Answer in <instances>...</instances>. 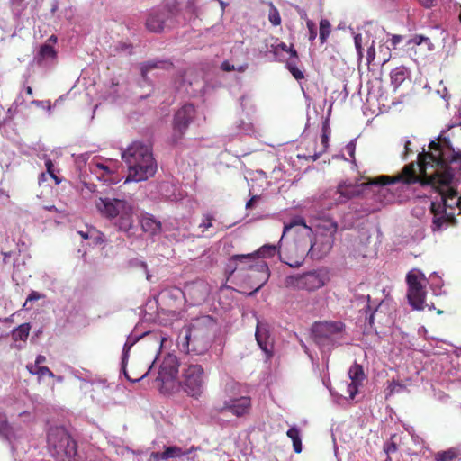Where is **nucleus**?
<instances>
[{"instance_id": "nucleus-1", "label": "nucleus", "mask_w": 461, "mask_h": 461, "mask_svg": "<svg viewBox=\"0 0 461 461\" xmlns=\"http://www.w3.org/2000/svg\"><path fill=\"white\" fill-rule=\"evenodd\" d=\"M429 150L424 149L418 155L417 162L405 165L395 176L381 175L369 178L363 186H377L376 200L381 203H391L394 194L386 185L402 184L411 185L419 183L421 186H431L440 195L441 208L461 211V195L451 186L454 174L449 164L461 159V153L455 152L449 147L448 141L432 140L429 145Z\"/></svg>"}, {"instance_id": "nucleus-2", "label": "nucleus", "mask_w": 461, "mask_h": 461, "mask_svg": "<svg viewBox=\"0 0 461 461\" xmlns=\"http://www.w3.org/2000/svg\"><path fill=\"white\" fill-rule=\"evenodd\" d=\"M122 158L128 165L126 182L145 181L157 172L158 167L150 145L134 141L122 154Z\"/></svg>"}, {"instance_id": "nucleus-3", "label": "nucleus", "mask_w": 461, "mask_h": 461, "mask_svg": "<svg viewBox=\"0 0 461 461\" xmlns=\"http://www.w3.org/2000/svg\"><path fill=\"white\" fill-rule=\"evenodd\" d=\"M95 208L102 217L113 221L119 231L129 232L133 227V205L124 199L100 197Z\"/></svg>"}, {"instance_id": "nucleus-4", "label": "nucleus", "mask_w": 461, "mask_h": 461, "mask_svg": "<svg viewBox=\"0 0 461 461\" xmlns=\"http://www.w3.org/2000/svg\"><path fill=\"white\" fill-rule=\"evenodd\" d=\"M346 325L340 321H315L311 328L312 339L321 351H331L341 345L345 337Z\"/></svg>"}, {"instance_id": "nucleus-5", "label": "nucleus", "mask_w": 461, "mask_h": 461, "mask_svg": "<svg viewBox=\"0 0 461 461\" xmlns=\"http://www.w3.org/2000/svg\"><path fill=\"white\" fill-rule=\"evenodd\" d=\"M47 447L51 456L57 461H78L77 442L62 427L50 429Z\"/></svg>"}, {"instance_id": "nucleus-6", "label": "nucleus", "mask_w": 461, "mask_h": 461, "mask_svg": "<svg viewBox=\"0 0 461 461\" xmlns=\"http://www.w3.org/2000/svg\"><path fill=\"white\" fill-rule=\"evenodd\" d=\"M241 384L230 381L223 389V393L229 400L223 401L222 404L216 408L218 413H231L237 418L245 417L249 414L252 402L249 396H240Z\"/></svg>"}, {"instance_id": "nucleus-7", "label": "nucleus", "mask_w": 461, "mask_h": 461, "mask_svg": "<svg viewBox=\"0 0 461 461\" xmlns=\"http://www.w3.org/2000/svg\"><path fill=\"white\" fill-rule=\"evenodd\" d=\"M177 390L181 388L188 396L198 399L204 389V370L199 364H185L176 381Z\"/></svg>"}, {"instance_id": "nucleus-8", "label": "nucleus", "mask_w": 461, "mask_h": 461, "mask_svg": "<svg viewBox=\"0 0 461 461\" xmlns=\"http://www.w3.org/2000/svg\"><path fill=\"white\" fill-rule=\"evenodd\" d=\"M329 278L322 270H312L301 275H291L285 278L284 285L293 290L316 291L323 287Z\"/></svg>"}, {"instance_id": "nucleus-9", "label": "nucleus", "mask_w": 461, "mask_h": 461, "mask_svg": "<svg viewBox=\"0 0 461 461\" xmlns=\"http://www.w3.org/2000/svg\"><path fill=\"white\" fill-rule=\"evenodd\" d=\"M178 367L179 362L176 356L167 354L164 357L156 379L162 393H174L177 391Z\"/></svg>"}, {"instance_id": "nucleus-10", "label": "nucleus", "mask_w": 461, "mask_h": 461, "mask_svg": "<svg viewBox=\"0 0 461 461\" xmlns=\"http://www.w3.org/2000/svg\"><path fill=\"white\" fill-rule=\"evenodd\" d=\"M182 349L194 352L196 355H203L211 347V340L204 330L199 329H189L181 342Z\"/></svg>"}, {"instance_id": "nucleus-11", "label": "nucleus", "mask_w": 461, "mask_h": 461, "mask_svg": "<svg viewBox=\"0 0 461 461\" xmlns=\"http://www.w3.org/2000/svg\"><path fill=\"white\" fill-rule=\"evenodd\" d=\"M315 246L316 243L312 244L311 248L307 250L306 247L303 248L295 242L291 243L285 249L278 251L279 258L291 267H300L304 262L307 254L311 253L312 258L315 257Z\"/></svg>"}, {"instance_id": "nucleus-12", "label": "nucleus", "mask_w": 461, "mask_h": 461, "mask_svg": "<svg viewBox=\"0 0 461 461\" xmlns=\"http://www.w3.org/2000/svg\"><path fill=\"white\" fill-rule=\"evenodd\" d=\"M195 107L191 104H185L179 110H177L174 115L173 120L172 138L174 142H177L184 137L189 125L195 118Z\"/></svg>"}, {"instance_id": "nucleus-13", "label": "nucleus", "mask_w": 461, "mask_h": 461, "mask_svg": "<svg viewBox=\"0 0 461 461\" xmlns=\"http://www.w3.org/2000/svg\"><path fill=\"white\" fill-rule=\"evenodd\" d=\"M406 282L408 285L407 297L409 303L415 310H423L427 294L425 285L420 282L419 276L412 272L407 274Z\"/></svg>"}, {"instance_id": "nucleus-14", "label": "nucleus", "mask_w": 461, "mask_h": 461, "mask_svg": "<svg viewBox=\"0 0 461 461\" xmlns=\"http://www.w3.org/2000/svg\"><path fill=\"white\" fill-rule=\"evenodd\" d=\"M240 270H250L251 274L249 275V278H257V286L251 293L258 292L268 280L270 272L267 264L255 258V261L248 263H239Z\"/></svg>"}, {"instance_id": "nucleus-15", "label": "nucleus", "mask_w": 461, "mask_h": 461, "mask_svg": "<svg viewBox=\"0 0 461 461\" xmlns=\"http://www.w3.org/2000/svg\"><path fill=\"white\" fill-rule=\"evenodd\" d=\"M430 212L433 214L431 230L433 232L440 231L448 225L455 226L457 221L452 212H446V208H441V203L432 202L430 204Z\"/></svg>"}, {"instance_id": "nucleus-16", "label": "nucleus", "mask_w": 461, "mask_h": 461, "mask_svg": "<svg viewBox=\"0 0 461 461\" xmlns=\"http://www.w3.org/2000/svg\"><path fill=\"white\" fill-rule=\"evenodd\" d=\"M317 229L321 236L326 237V241L322 246V253H327L332 247L334 235L338 230V223L330 218L320 219L317 223Z\"/></svg>"}, {"instance_id": "nucleus-17", "label": "nucleus", "mask_w": 461, "mask_h": 461, "mask_svg": "<svg viewBox=\"0 0 461 461\" xmlns=\"http://www.w3.org/2000/svg\"><path fill=\"white\" fill-rule=\"evenodd\" d=\"M348 376L351 383L348 385V392L349 393V397L354 399L358 392V387L362 385V383L366 378L363 366L357 363H354L348 370Z\"/></svg>"}, {"instance_id": "nucleus-18", "label": "nucleus", "mask_w": 461, "mask_h": 461, "mask_svg": "<svg viewBox=\"0 0 461 461\" xmlns=\"http://www.w3.org/2000/svg\"><path fill=\"white\" fill-rule=\"evenodd\" d=\"M169 14L166 10L152 11L146 21V27L151 32H160L164 29Z\"/></svg>"}, {"instance_id": "nucleus-19", "label": "nucleus", "mask_w": 461, "mask_h": 461, "mask_svg": "<svg viewBox=\"0 0 461 461\" xmlns=\"http://www.w3.org/2000/svg\"><path fill=\"white\" fill-rule=\"evenodd\" d=\"M19 429L9 423L5 413L0 412V438L12 443L17 439Z\"/></svg>"}, {"instance_id": "nucleus-20", "label": "nucleus", "mask_w": 461, "mask_h": 461, "mask_svg": "<svg viewBox=\"0 0 461 461\" xmlns=\"http://www.w3.org/2000/svg\"><path fill=\"white\" fill-rule=\"evenodd\" d=\"M337 193L339 194L337 199L338 203H345L349 199L359 196L361 194L360 189L352 185L345 182L339 183L337 187Z\"/></svg>"}, {"instance_id": "nucleus-21", "label": "nucleus", "mask_w": 461, "mask_h": 461, "mask_svg": "<svg viewBox=\"0 0 461 461\" xmlns=\"http://www.w3.org/2000/svg\"><path fill=\"white\" fill-rule=\"evenodd\" d=\"M255 337L259 348L266 353L267 357L270 358L273 356V344L269 341L267 330L258 325Z\"/></svg>"}, {"instance_id": "nucleus-22", "label": "nucleus", "mask_w": 461, "mask_h": 461, "mask_svg": "<svg viewBox=\"0 0 461 461\" xmlns=\"http://www.w3.org/2000/svg\"><path fill=\"white\" fill-rule=\"evenodd\" d=\"M256 254H237L230 257L227 266L226 273L230 276L240 269L239 263L254 262Z\"/></svg>"}, {"instance_id": "nucleus-23", "label": "nucleus", "mask_w": 461, "mask_h": 461, "mask_svg": "<svg viewBox=\"0 0 461 461\" xmlns=\"http://www.w3.org/2000/svg\"><path fill=\"white\" fill-rule=\"evenodd\" d=\"M141 229L150 235H157L161 232L162 224L151 215L142 216L140 220Z\"/></svg>"}, {"instance_id": "nucleus-24", "label": "nucleus", "mask_w": 461, "mask_h": 461, "mask_svg": "<svg viewBox=\"0 0 461 461\" xmlns=\"http://www.w3.org/2000/svg\"><path fill=\"white\" fill-rule=\"evenodd\" d=\"M173 67V64L166 60H148L140 64V69L141 77L146 79L147 75L149 71L156 68L169 69Z\"/></svg>"}, {"instance_id": "nucleus-25", "label": "nucleus", "mask_w": 461, "mask_h": 461, "mask_svg": "<svg viewBox=\"0 0 461 461\" xmlns=\"http://www.w3.org/2000/svg\"><path fill=\"white\" fill-rule=\"evenodd\" d=\"M436 461H454L461 459V449L457 447H450L444 451H438L435 454Z\"/></svg>"}, {"instance_id": "nucleus-26", "label": "nucleus", "mask_w": 461, "mask_h": 461, "mask_svg": "<svg viewBox=\"0 0 461 461\" xmlns=\"http://www.w3.org/2000/svg\"><path fill=\"white\" fill-rule=\"evenodd\" d=\"M330 135V125H329V121L326 120L322 123V128H321V145H322V149L318 153H314L312 156H311V158H312V159L313 161L317 160L321 156V154L326 151V149H327V148L329 146Z\"/></svg>"}, {"instance_id": "nucleus-27", "label": "nucleus", "mask_w": 461, "mask_h": 461, "mask_svg": "<svg viewBox=\"0 0 461 461\" xmlns=\"http://www.w3.org/2000/svg\"><path fill=\"white\" fill-rule=\"evenodd\" d=\"M56 57L57 52L55 49L50 44L45 43L41 46L36 59L37 63L41 64L45 59H55Z\"/></svg>"}, {"instance_id": "nucleus-28", "label": "nucleus", "mask_w": 461, "mask_h": 461, "mask_svg": "<svg viewBox=\"0 0 461 461\" xmlns=\"http://www.w3.org/2000/svg\"><path fill=\"white\" fill-rule=\"evenodd\" d=\"M286 435L293 441L294 451L297 454L301 453L303 447H302V440H301V432H300L299 429L296 428L295 426L291 427L287 430Z\"/></svg>"}, {"instance_id": "nucleus-29", "label": "nucleus", "mask_w": 461, "mask_h": 461, "mask_svg": "<svg viewBox=\"0 0 461 461\" xmlns=\"http://www.w3.org/2000/svg\"><path fill=\"white\" fill-rule=\"evenodd\" d=\"M194 449H196L194 447H191L189 449L183 451L182 448L177 446H171L165 448L164 456L166 457V460L169 458L181 457L185 455H189Z\"/></svg>"}, {"instance_id": "nucleus-30", "label": "nucleus", "mask_w": 461, "mask_h": 461, "mask_svg": "<svg viewBox=\"0 0 461 461\" xmlns=\"http://www.w3.org/2000/svg\"><path fill=\"white\" fill-rule=\"evenodd\" d=\"M390 77L392 85L397 89L406 78V70L404 68H396L392 70Z\"/></svg>"}, {"instance_id": "nucleus-31", "label": "nucleus", "mask_w": 461, "mask_h": 461, "mask_svg": "<svg viewBox=\"0 0 461 461\" xmlns=\"http://www.w3.org/2000/svg\"><path fill=\"white\" fill-rule=\"evenodd\" d=\"M31 326L29 323H23L15 328L12 332V338L14 341H25L28 339Z\"/></svg>"}, {"instance_id": "nucleus-32", "label": "nucleus", "mask_w": 461, "mask_h": 461, "mask_svg": "<svg viewBox=\"0 0 461 461\" xmlns=\"http://www.w3.org/2000/svg\"><path fill=\"white\" fill-rule=\"evenodd\" d=\"M278 251H281V249H278L276 245L265 244L252 254H256V258L259 259V258H271L278 253Z\"/></svg>"}, {"instance_id": "nucleus-33", "label": "nucleus", "mask_w": 461, "mask_h": 461, "mask_svg": "<svg viewBox=\"0 0 461 461\" xmlns=\"http://www.w3.org/2000/svg\"><path fill=\"white\" fill-rule=\"evenodd\" d=\"M90 170L92 173L97 175L98 178H103L104 181H107L108 179L106 178V176H110L113 173L110 167L103 163L92 164L90 166Z\"/></svg>"}, {"instance_id": "nucleus-34", "label": "nucleus", "mask_w": 461, "mask_h": 461, "mask_svg": "<svg viewBox=\"0 0 461 461\" xmlns=\"http://www.w3.org/2000/svg\"><path fill=\"white\" fill-rule=\"evenodd\" d=\"M331 33V24L328 19H321L320 21V34L319 40L321 44L325 43Z\"/></svg>"}, {"instance_id": "nucleus-35", "label": "nucleus", "mask_w": 461, "mask_h": 461, "mask_svg": "<svg viewBox=\"0 0 461 461\" xmlns=\"http://www.w3.org/2000/svg\"><path fill=\"white\" fill-rule=\"evenodd\" d=\"M296 227H301L309 231L312 230L311 228H309L306 225V222L303 218L297 217V218L293 219L288 224L285 225L283 236H285L287 232H289L290 230H292L294 228H296Z\"/></svg>"}, {"instance_id": "nucleus-36", "label": "nucleus", "mask_w": 461, "mask_h": 461, "mask_svg": "<svg viewBox=\"0 0 461 461\" xmlns=\"http://www.w3.org/2000/svg\"><path fill=\"white\" fill-rule=\"evenodd\" d=\"M268 21L273 26H279L282 23L281 15L278 9L274 5L272 2H268Z\"/></svg>"}, {"instance_id": "nucleus-37", "label": "nucleus", "mask_w": 461, "mask_h": 461, "mask_svg": "<svg viewBox=\"0 0 461 461\" xmlns=\"http://www.w3.org/2000/svg\"><path fill=\"white\" fill-rule=\"evenodd\" d=\"M289 46L285 42H279L277 44H271L269 51L273 54L274 58L277 61H284L285 59L281 55V51L287 52Z\"/></svg>"}, {"instance_id": "nucleus-38", "label": "nucleus", "mask_w": 461, "mask_h": 461, "mask_svg": "<svg viewBox=\"0 0 461 461\" xmlns=\"http://www.w3.org/2000/svg\"><path fill=\"white\" fill-rule=\"evenodd\" d=\"M422 43H425L428 47V50L431 49L432 43L430 39L428 37H424L422 35H415L411 39H410L407 42V45L410 49H413L415 46H420Z\"/></svg>"}, {"instance_id": "nucleus-39", "label": "nucleus", "mask_w": 461, "mask_h": 461, "mask_svg": "<svg viewBox=\"0 0 461 461\" xmlns=\"http://www.w3.org/2000/svg\"><path fill=\"white\" fill-rule=\"evenodd\" d=\"M27 369L29 370V372L31 374L37 375L40 377H43L46 375H48L50 377L54 376V374L48 366H32V365H31V366H27Z\"/></svg>"}, {"instance_id": "nucleus-40", "label": "nucleus", "mask_w": 461, "mask_h": 461, "mask_svg": "<svg viewBox=\"0 0 461 461\" xmlns=\"http://www.w3.org/2000/svg\"><path fill=\"white\" fill-rule=\"evenodd\" d=\"M296 63L297 62H295V60L288 59L286 61V68L295 79L300 80L303 79L304 76L303 73L297 68Z\"/></svg>"}, {"instance_id": "nucleus-41", "label": "nucleus", "mask_w": 461, "mask_h": 461, "mask_svg": "<svg viewBox=\"0 0 461 461\" xmlns=\"http://www.w3.org/2000/svg\"><path fill=\"white\" fill-rule=\"evenodd\" d=\"M90 240H92L94 245H101L105 242V236L103 232L91 229L89 234Z\"/></svg>"}, {"instance_id": "nucleus-42", "label": "nucleus", "mask_w": 461, "mask_h": 461, "mask_svg": "<svg viewBox=\"0 0 461 461\" xmlns=\"http://www.w3.org/2000/svg\"><path fill=\"white\" fill-rule=\"evenodd\" d=\"M215 218L210 214L206 213L203 215L202 221L199 224V228L202 229V232L204 233L209 228L212 227V222Z\"/></svg>"}, {"instance_id": "nucleus-43", "label": "nucleus", "mask_w": 461, "mask_h": 461, "mask_svg": "<svg viewBox=\"0 0 461 461\" xmlns=\"http://www.w3.org/2000/svg\"><path fill=\"white\" fill-rule=\"evenodd\" d=\"M355 48L357 50V57L359 60H362L364 57V48H363V37L362 34L357 33L354 37Z\"/></svg>"}, {"instance_id": "nucleus-44", "label": "nucleus", "mask_w": 461, "mask_h": 461, "mask_svg": "<svg viewBox=\"0 0 461 461\" xmlns=\"http://www.w3.org/2000/svg\"><path fill=\"white\" fill-rule=\"evenodd\" d=\"M396 435L393 434L390 440L385 442L384 445V451L389 456L390 454L395 453L397 451V444L394 441Z\"/></svg>"}, {"instance_id": "nucleus-45", "label": "nucleus", "mask_w": 461, "mask_h": 461, "mask_svg": "<svg viewBox=\"0 0 461 461\" xmlns=\"http://www.w3.org/2000/svg\"><path fill=\"white\" fill-rule=\"evenodd\" d=\"M306 26L309 31V41H313L317 37V30L316 25L313 21L307 19L306 20Z\"/></svg>"}, {"instance_id": "nucleus-46", "label": "nucleus", "mask_w": 461, "mask_h": 461, "mask_svg": "<svg viewBox=\"0 0 461 461\" xmlns=\"http://www.w3.org/2000/svg\"><path fill=\"white\" fill-rule=\"evenodd\" d=\"M375 58V41H372L371 45L367 48L366 52V61L367 64H370Z\"/></svg>"}, {"instance_id": "nucleus-47", "label": "nucleus", "mask_w": 461, "mask_h": 461, "mask_svg": "<svg viewBox=\"0 0 461 461\" xmlns=\"http://www.w3.org/2000/svg\"><path fill=\"white\" fill-rule=\"evenodd\" d=\"M115 50L116 51H125V52H128L129 54L131 53V50H132V46L131 44H129L127 42H119L116 46H115Z\"/></svg>"}, {"instance_id": "nucleus-48", "label": "nucleus", "mask_w": 461, "mask_h": 461, "mask_svg": "<svg viewBox=\"0 0 461 461\" xmlns=\"http://www.w3.org/2000/svg\"><path fill=\"white\" fill-rule=\"evenodd\" d=\"M347 153L352 159H355V152H356V142L355 140H351L345 147Z\"/></svg>"}, {"instance_id": "nucleus-49", "label": "nucleus", "mask_w": 461, "mask_h": 461, "mask_svg": "<svg viewBox=\"0 0 461 461\" xmlns=\"http://www.w3.org/2000/svg\"><path fill=\"white\" fill-rule=\"evenodd\" d=\"M221 70L225 72H230L235 71L236 67L232 64H230L228 60H224L221 65Z\"/></svg>"}, {"instance_id": "nucleus-50", "label": "nucleus", "mask_w": 461, "mask_h": 461, "mask_svg": "<svg viewBox=\"0 0 461 461\" xmlns=\"http://www.w3.org/2000/svg\"><path fill=\"white\" fill-rule=\"evenodd\" d=\"M45 167L47 169V173L50 175V177H52V176L55 175L54 165H53L52 161L50 159H47L45 161Z\"/></svg>"}, {"instance_id": "nucleus-51", "label": "nucleus", "mask_w": 461, "mask_h": 461, "mask_svg": "<svg viewBox=\"0 0 461 461\" xmlns=\"http://www.w3.org/2000/svg\"><path fill=\"white\" fill-rule=\"evenodd\" d=\"M150 460H152V461L166 460V457L164 456V451L163 452H152L150 454Z\"/></svg>"}, {"instance_id": "nucleus-52", "label": "nucleus", "mask_w": 461, "mask_h": 461, "mask_svg": "<svg viewBox=\"0 0 461 461\" xmlns=\"http://www.w3.org/2000/svg\"><path fill=\"white\" fill-rule=\"evenodd\" d=\"M287 53L290 54V59H293V60H295V62H297L299 57H298V53H297L296 50L294 47V44H291L289 46Z\"/></svg>"}, {"instance_id": "nucleus-53", "label": "nucleus", "mask_w": 461, "mask_h": 461, "mask_svg": "<svg viewBox=\"0 0 461 461\" xmlns=\"http://www.w3.org/2000/svg\"><path fill=\"white\" fill-rule=\"evenodd\" d=\"M411 140H406L404 143L403 159H407L408 156L412 153V149H411Z\"/></svg>"}, {"instance_id": "nucleus-54", "label": "nucleus", "mask_w": 461, "mask_h": 461, "mask_svg": "<svg viewBox=\"0 0 461 461\" xmlns=\"http://www.w3.org/2000/svg\"><path fill=\"white\" fill-rule=\"evenodd\" d=\"M40 298H41V294L38 292L32 291L28 295L27 300H26V302H25L23 306H25L27 302H29V301H36V300H39Z\"/></svg>"}, {"instance_id": "nucleus-55", "label": "nucleus", "mask_w": 461, "mask_h": 461, "mask_svg": "<svg viewBox=\"0 0 461 461\" xmlns=\"http://www.w3.org/2000/svg\"><path fill=\"white\" fill-rule=\"evenodd\" d=\"M402 41V36L401 35H393L391 38V45L393 48H396V46Z\"/></svg>"}, {"instance_id": "nucleus-56", "label": "nucleus", "mask_w": 461, "mask_h": 461, "mask_svg": "<svg viewBox=\"0 0 461 461\" xmlns=\"http://www.w3.org/2000/svg\"><path fill=\"white\" fill-rule=\"evenodd\" d=\"M46 361V357L42 355H39L36 357L35 365L33 366H41L40 365Z\"/></svg>"}, {"instance_id": "nucleus-57", "label": "nucleus", "mask_w": 461, "mask_h": 461, "mask_svg": "<svg viewBox=\"0 0 461 461\" xmlns=\"http://www.w3.org/2000/svg\"><path fill=\"white\" fill-rule=\"evenodd\" d=\"M419 2L425 7H430L434 5L435 0H419Z\"/></svg>"}, {"instance_id": "nucleus-58", "label": "nucleus", "mask_w": 461, "mask_h": 461, "mask_svg": "<svg viewBox=\"0 0 461 461\" xmlns=\"http://www.w3.org/2000/svg\"><path fill=\"white\" fill-rule=\"evenodd\" d=\"M131 345H128V343H125L124 347H123V357H122V362L125 361V358L128 357V352L131 348Z\"/></svg>"}, {"instance_id": "nucleus-59", "label": "nucleus", "mask_w": 461, "mask_h": 461, "mask_svg": "<svg viewBox=\"0 0 461 461\" xmlns=\"http://www.w3.org/2000/svg\"><path fill=\"white\" fill-rule=\"evenodd\" d=\"M248 67H249L248 64L245 63V64H242V65H240V66L236 67L235 70L238 71V72L242 73V72H245L247 70Z\"/></svg>"}, {"instance_id": "nucleus-60", "label": "nucleus", "mask_w": 461, "mask_h": 461, "mask_svg": "<svg viewBox=\"0 0 461 461\" xmlns=\"http://www.w3.org/2000/svg\"><path fill=\"white\" fill-rule=\"evenodd\" d=\"M148 374V372L146 374H144L142 376L139 377V378H131L130 376H128L127 375V372L126 370L124 369V375L125 376L128 378V380H131L132 382H136V381H140L141 378H143L146 375Z\"/></svg>"}, {"instance_id": "nucleus-61", "label": "nucleus", "mask_w": 461, "mask_h": 461, "mask_svg": "<svg viewBox=\"0 0 461 461\" xmlns=\"http://www.w3.org/2000/svg\"><path fill=\"white\" fill-rule=\"evenodd\" d=\"M78 233H79V235H80L84 240L90 239V237H89L90 230H89L87 232L79 231Z\"/></svg>"}, {"instance_id": "nucleus-62", "label": "nucleus", "mask_w": 461, "mask_h": 461, "mask_svg": "<svg viewBox=\"0 0 461 461\" xmlns=\"http://www.w3.org/2000/svg\"><path fill=\"white\" fill-rule=\"evenodd\" d=\"M377 312V310L371 312L370 316L368 317V323L370 326H373L374 324V314Z\"/></svg>"}, {"instance_id": "nucleus-63", "label": "nucleus", "mask_w": 461, "mask_h": 461, "mask_svg": "<svg viewBox=\"0 0 461 461\" xmlns=\"http://www.w3.org/2000/svg\"><path fill=\"white\" fill-rule=\"evenodd\" d=\"M254 200H255V197H252L251 199H249L247 203H246V207L247 208H251L252 205H253V203H254Z\"/></svg>"}, {"instance_id": "nucleus-64", "label": "nucleus", "mask_w": 461, "mask_h": 461, "mask_svg": "<svg viewBox=\"0 0 461 461\" xmlns=\"http://www.w3.org/2000/svg\"><path fill=\"white\" fill-rule=\"evenodd\" d=\"M44 208H45V210L50 211V212H58V209L54 205L45 206Z\"/></svg>"}]
</instances>
